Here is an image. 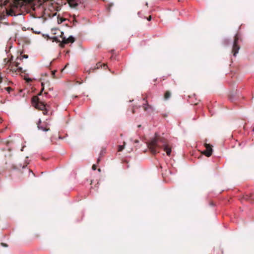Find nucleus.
Segmentation results:
<instances>
[{"label":"nucleus","instance_id":"25","mask_svg":"<svg viewBox=\"0 0 254 254\" xmlns=\"http://www.w3.org/2000/svg\"><path fill=\"white\" fill-rule=\"evenodd\" d=\"M252 130H253V132H254V127L253 128Z\"/></svg>","mask_w":254,"mask_h":254},{"label":"nucleus","instance_id":"20","mask_svg":"<svg viewBox=\"0 0 254 254\" xmlns=\"http://www.w3.org/2000/svg\"><path fill=\"white\" fill-rule=\"evenodd\" d=\"M1 81H2V78H1V77L0 76V83L1 82Z\"/></svg>","mask_w":254,"mask_h":254},{"label":"nucleus","instance_id":"18","mask_svg":"<svg viewBox=\"0 0 254 254\" xmlns=\"http://www.w3.org/2000/svg\"><path fill=\"white\" fill-rule=\"evenodd\" d=\"M151 19V16H149L148 18H147V20L148 21H150V20Z\"/></svg>","mask_w":254,"mask_h":254},{"label":"nucleus","instance_id":"13","mask_svg":"<svg viewBox=\"0 0 254 254\" xmlns=\"http://www.w3.org/2000/svg\"><path fill=\"white\" fill-rule=\"evenodd\" d=\"M18 58H21V60H22L23 58L27 59L28 58V56L27 55H24L23 56L19 57Z\"/></svg>","mask_w":254,"mask_h":254},{"label":"nucleus","instance_id":"2","mask_svg":"<svg viewBox=\"0 0 254 254\" xmlns=\"http://www.w3.org/2000/svg\"><path fill=\"white\" fill-rule=\"evenodd\" d=\"M148 147L153 154L159 152V150L162 148L166 151L167 155L170 156L171 153V148L169 147L164 141L159 140L157 138H153L150 142Z\"/></svg>","mask_w":254,"mask_h":254},{"label":"nucleus","instance_id":"1","mask_svg":"<svg viewBox=\"0 0 254 254\" xmlns=\"http://www.w3.org/2000/svg\"><path fill=\"white\" fill-rule=\"evenodd\" d=\"M34 0H0V5L6 4L8 2H13V6L10 8L1 7L0 9V20L5 19L7 16H13L18 15L14 10L15 7H22L25 4L31 3Z\"/></svg>","mask_w":254,"mask_h":254},{"label":"nucleus","instance_id":"17","mask_svg":"<svg viewBox=\"0 0 254 254\" xmlns=\"http://www.w3.org/2000/svg\"><path fill=\"white\" fill-rule=\"evenodd\" d=\"M33 32L36 34H40V31H37V30H36V31H33Z\"/></svg>","mask_w":254,"mask_h":254},{"label":"nucleus","instance_id":"15","mask_svg":"<svg viewBox=\"0 0 254 254\" xmlns=\"http://www.w3.org/2000/svg\"><path fill=\"white\" fill-rule=\"evenodd\" d=\"M92 169L93 170H95L96 169V165L94 164L92 167Z\"/></svg>","mask_w":254,"mask_h":254},{"label":"nucleus","instance_id":"23","mask_svg":"<svg viewBox=\"0 0 254 254\" xmlns=\"http://www.w3.org/2000/svg\"><path fill=\"white\" fill-rule=\"evenodd\" d=\"M2 245L3 246H6V245H5L4 244H2Z\"/></svg>","mask_w":254,"mask_h":254},{"label":"nucleus","instance_id":"14","mask_svg":"<svg viewBox=\"0 0 254 254\" xmlns=\"http://www.w3.org/2000/svg\"><path fill=\"white\" fill-rule=\"evenodd\" d=\"M24 79L27 82H29L30 81H32V79L30 78H28V77H24Z\"/></svg>","mask_w":254,"mask_h":254},{"label":"nucleus","instance_id":"22","mask_svg":"<svg viewBox=\"0 0 254 254\" xmlns=\"http://www.w3.org/2000/svg\"><path fill=\"white\" fill-rule=\"evenodd\" d=\"M100 161V158H98V160H97V162H99Z\"/></svg>","mask_w":254,"mask_h":254},{"label":"nucleus","instance_id":"8","mask_svg":"<svg viewBox=\"0 0 254 254\" xmlns=\"http://www.w3.org/2000/svg\"><path fill=\"white\" fill-rule=\"evenodd\" d=\"M74 41V38L70 36L68 38H66L65 37H64L62 39V43L63 44H68L69 43H73Z\"/></svg>","mask_w":254,"mask_h":254},{"label":"nucleus","instance_id":"4","mask_svg":"<svg viewBox=\"0 0 254 254\" xmlns=\"http://www.w3.org/2000/svg\"><path fill=\"white\" fill-rule=\"evenodd\" d=\"M32 104L36 108H38L41 110L43 111V114L44 115L47 114L48 111L47 110V106L46 104H45L44 102L40 101V99L38 97H34L32 98Z\"/></svg>","mask_w":254,"mask_h":254},{"label":"nucleus","instance_id":"5","mask_svg":"<svg viewBox=\"0 0 254 254\" xmlns=\"http://www.w3.org/2000/svg\"><path fill=\"white\" fill-rule=\"evenodd\" d=\"M239 38V37L238 35H236L235 36V39L234 41L233 46V56L234 57H236L237 54L238 53L239 50L240 49V47L238 45Z\"/></svg>","mask_w":254,"mask_h":254},{"label":"nucleus","instance_id":"9","mask_svg":"<svg viewBox=\"0 0 254 254\" xmlns=\"http://www.w3.org/2000/svg\"><path fill=\"white\" fill-rule=\"evenodd\" d=\"M41 121L39 119L38 123V127L39 129L42 130L43 131H46L49 130V128H47L46 127H44L43 126L41 125Z\"/></svg>","mask_w":254,"mask_h":254},{"label":"nucleus","instance_id":"19","mask_svg":"<svg viewBox=\"0 0 254 254\" xmlns=\"http://www.w3.org/2000/svg\"><path fill=\"white\" fill-rule=\"evenodd\" d=\"M55 72H56V71H52V75H53V76L55 75Z\"/></svg>","mask_w":254,"mask_h":254},{"label":"nucleus","instance_id":"21","mask_svg":"<svg viewBox=\"0 0 254 254\" xmlns=\"http://www.w3.org/2000/svg\"><path fill=\"white\" fill-rule=\"evenodd\" d=\"M134 142H135V143H138V140H135Z\"/></svg>","mask_w":254,"mask_h":254},{"label":"nucleus","instance_id":"12","mask_svg":"<svg viewBox=\"0 0 254 254\" xmlns=\"http://www.w3.org/2000/svg\"><path fill=\"white\" fill-rule=\"evenodd\" d=\"M126 143L124 142V144L123 145H119L118 146V151H122L125 148Z\"/></svg>","mask_w":254,"mask_h":254},{"label":"nucleus","instance_id":"24","mask_svg":"<svg viewBox=\"0 0 254 254\" xmlns=\"http://www.w3.org/2000/svg\"><path fill=\"white\" fill-rule=\"evenodd\" d=\"M98 171H99V172H100V171H101L100 169H98Z\"/></svg>","mask_w":254,"mask_h":254},{"label":"nucleus","instance_id":"26","mask_svg":"<svg viewBox=\"0 0 254 254\" xmlns=\"http://www.w3.org/2000/svg\"><path fill=\"white\" fill-rule=\"evenodd\" d=\"M141 127V126H140V125L138 126V127Z\"/></svg>","mask_w":254,"mask_h":254},{"label":"nucleus","instance_id":"3","mask_svg":"<svg viewBox=\"0 0 254 254\" xmlns=\"http://www.w3.org/2000/svg\"><path fill=\"white\" fill-rule=\"evenodd\" d=\"M21 61V58H17L14 62H10L8 69H9L10 72L15 74L22 72V68L18 66Z\"/></svg>","mask_w":254,"mask_h":254},{"label":"nucleus","instance_id":"6","mask_svg":"<svg viewBox=\"0 0 254 254\" xmlns=\"http://www.w3.org/2000/svg\"><path fill=\"white\" fill-rule=\"evenodd\" d=\"M69 5L71 7L75 8L80 3H81L83 0H67Z\"/></svg>","mask_w":254,"mask_h":254},{"label":"nucleus","instance_id":"10","mask_svg":"<svg viewBox=\"0 0 254 254\" xmlns=\"http://www.w3.org/2000/svg\"><path fill=\"white\" fill-rule=\"evenodd\" d=\"M142 106L144 110L146 111H149L150 110H152V108L148 104L146 101H145V103L143 104Z\"/></svg>","mask_w":254,"mask_h":254},{"label":"nucleus","instance_id":"16","mask_svg":"<svg viewBox=\"0 0 254 254\" xmlns=\"http://www.w3.org/2000/svg\"><path fill=\"white\" fill-rule=\"evenodd\" d=\"M42 86H43V83H42ZM44 87H43L42 88V90H41V92L39 94V95H41V93L44 90Z\"/></svg>","mask_w":254,"mask_h":254},{"label":"nucleus","instance_id":"7","mask_svg":"<svg viewBox=\"0 0 254 254\" xmlns=\"http://www.w3.org/2000/svg\"><path fill=\"white\" fill-rule=\"evenodd\" d=\"M205 146L206 150L204 151L203 153L207 157H210L213 151L211 146L209 144H205Z\"/></svg>","mask_w":254,"mask_h":254},{"label":"nucleus","instance_id":"11","mask_svg":"<svg viewBox=\"0 0 254 254\" xmlns=\"http://www.w3.org/2000/svg\"><path fill=\"white\" fill-rule=\"evenodd\" d=\"M171 96V93L169 91H167L164 96V98L165 99L167 100L170 98Z\"/></svg>","mask_w":254,"mask_h":254}]
</instances>
